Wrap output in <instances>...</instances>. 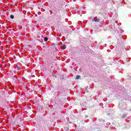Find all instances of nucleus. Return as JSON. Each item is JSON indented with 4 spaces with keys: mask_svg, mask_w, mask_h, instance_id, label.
<instances>
[{
    "mask_svg": "<svg viewBox=\"0 0 131 131\" xmlns=\"http://www.w3.org/2000/svg\"><path fill=\"white\" fill-rule=\"evenodd\" d=\"M45 126H46V123H41L40 124L39 128H43V127H45Z\"/></svg>",
    "mask_w": 131,
    "mask_h": 131,
    "instance_id": "obj_1",
    "label": "nucleus"
},
{
    "mask_svg": "<svg viewBox=\"0 0 131 131\" xmlns=\"http://www.w3.org/2000/svg\"><path fill=\"white\" fill-rule=\"evenodd\" d=\"M61 49L62 50H65V49H66V46H65V45H63L61 46Z\"/></svg>",
    "mask_w": 131,
    "mask_h": 131,
    "instance_id": "obj_2",
    "label": "nucleus"
},
{
    "mask_svg": "<svg viewBox=\"0 0 131 131\" xmlns=\"http://www.w3.org/2000/svg\"><path fill=\"white\" fill-rule=\"evenodd\" d=\"M50 61L52 63H55V61H56V59H51Z\"/></svg>",
    "mask_w": 131,
    "mask_h": 131,
    "instance_id": "obj_3",
    "label": "nucleus"
},
{
    "mask_svg": "<svg viewBox=\"0 0 131 131\" xmlns=\"http://www.w3.org/2000/svg\"><path fill=\"white\" fill-rule=\"evenodd\" d=\"M59 100H60V101H65V99H64V98H63V97H60Z\"/></svg>",
    "mask_w": 131,
    "mask_h": 131,
    "instance_id": "obj_4",
    "label": "nucleus"
},
{
    "mask_svg": "<svg viewBox=\"0 0 131 131\" xmlns=\"http://www.w3.org/2000/svg\"><path fill=\"white\" fill-rule=\"evenodd\" d=\"M48 40H49V39L48 38V37H45L44 38V40H45V41H48Z\"/></svg>",
    "mask_w": 131,
    "mask_h": 131,
    "instance_id": "obj_5",
    "label": "nucleus"
},
{
    "mask_svg": "<svg viewBox=\"0 0 131 131\" xmlns=\"http://www.w3.org/2000/svg\"><path fill=\"white\" fill-rule=\"evenodd\" d=\"M79 78H80V76L77 75L76 77V79H79Z\"/></svg>",
    "mask_w": 131,
    "mask_h": 131,
    "instance_id": "obj_6",
    "label": "nucleus"
},
{
    "mask_svg": "<svg viewBox=\"0 0 131 131\" xmlns=\"http://www.w3.org/2000/svg\"><path fill=\"white\" fill-rule=\"evenodd\" d=\"M95 22H100V19L97 18L95 20Z\"/></svg>",
    "mask_w": 131,
    "mask_h": 131,
    "instance_id": "obj_7",
    "label": "nucleus"
},
{
    "mask_svg": "<svg viewBox=\"0 0 131 131\" xmlns=\"http://www.w3.org/2000/svg\"><path fill=\"white\" fill-rule=\"evenodd\" d=\"M126 117V114H123L122 116V118H125Z\"/></svg>",
    "mask_w": 131,
    "mask_h": 131,
    "instance_id": "obj_8",
    "label": "nucleus"
},
{
    "mask_svg": "<svg viewBox=\"0 0 131 131\" xmlns=\"http://www.w3.org/2000/svg\"><path fill=\"white\" fill-rule=\"evenodd\" d=\"M14 15H10L11 19H14Z\"/></svg>",
    "mask_w": 131,
    "mask_h": 131,
    "instance_id": "obj_9",
    "label": "nucleus"
},
{
    "mask_svg": "<svg viewBox=\"0 0 131 131\" xmlns=\"http://www.w3.org/2000/svg\"><path fill=\"white\" fill-rule=\"evenodd\" d=\"M16 70H20V67H17L16 68Z\"/></svg>",
    "mask_w": 131,
    "mask_h": 131,
    "instance_id": "obj_10",
    "label": "nucleus"
},
{
    "mask_svg": "<svg viewBox=\"0 0 131 131\" xmlns=\"http://www.w3.org/2000/svg\"><path fill=\"white\" fill-rule=\"evenodd\" d=\"M12 33H14V32H15V31H14V30H12Z\"/></svg>",
    "mask_w": 131,
    "mask_h": 131,
    "instance_id": "obj_11",
    "label": "nucleus"
}]
</instances>
